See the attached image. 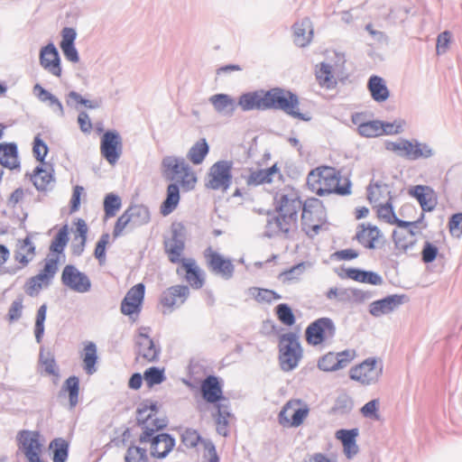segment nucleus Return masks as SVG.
<instances>
[{"label": "nucleus", "mask_w": 462, "mask_h": 462, "mask_svg": "<svg viewBox=\"0 0 462 462\" xmlns=\"http://www.w3.org/2000/svg\"><path fill=\"white\" fill-rule=\"evenodd\" d=\"M162 176L171 181L166 189V198L160 206V213L166 217L172 213L180 200V189L193 190L198 183L196 171L182 157L176 155L164 156L161 162Z\"/></svg>", "instance_id": "f257e3e1"}, {"label": "nucleus", "mask_w": 462, "mask_h": 462, "mask_svg": "<svg viewBox=\"0 0 462 462\" xmlns=\"http://www.w3.org/2000/svg\"><path fill=\"white\" fill-rule=\"evenodd\" d=\"M239 106L243 110L281 109L293 117L305 119L300 110L298 97L281 88L245 94L239 99Z\"/></svg>", "instance_id": "f03ea898"}, {"label": "nucleus", "mask_w": 462, "mask_h": 462, "mask_svg": "<svg viewBox=\"0 0 462 462\" xmlns=\"http://www.w3.org/2000/svg\"><path fill=\"white\" fill-rule=\"evenodd\" d=\"M309 189L319 197L351 193V182L347 177L333 167L319 166L311 170L307 178Z\"/></svg>", "instance_id": "7ed1b4c3"}, {"label": "nucleus", "mask_w": 462, "mask_h": 462, "mask_svg": "<svg viewBox=\"0 0 462 462\" xmlns=\"http://www.w3.org/2000/svg\"><path fill=\"white\" fill-rule=\"evenodd\" d=\"M327 223V210L317 198H308L301 208V229L310 237H314Z\"/></svg>", "instance_id": "20e7f679"}, {"label": "nucleus", "mask_w": 462, "mask_h": 462, "mask_svg": "<svg viewBox=\"0 0 462 462\" xmlns=\"http://www.w3.org/2000/svg\"><path fill=\"white\" fill-rule=\"evenodd\" d=\"M279 364L282 371L295 369L303 357V348L299 336L293 332L282 334L279 338Z\"/></svg>", "instance_id": "39448f33"}, {"label": "nucleus", "mask_w": 462, "mask_h": 462, "mask_svg": "<svg viewBox=\"0 0 462 462\" xmlns=\"http://www.w3.org/2000/svg\"><path fill=\"white\" fill-rule=\"evenodd\" d=\"M136 419L143 430L140 436V441L142 442L149 441L155 431L165 426L164 420L158 416L156 402L152 401H145L140 404L137 409Z\"/></svg>", "instance_id": "423d86ee"}, {"label": "nucleus", "mask_w": 462, "mask_h": 462, "mask_svg": "<svg viewBox=\"0 0 462 462\" xmlns=\"http://www.w3.org/2000/svg\"><path fill=\"white\" fill-rule=\"evenodd\" d=\"M337 328L329 318H319L311 322L305 330V340L311 346H324L332 342Z\"/></svg>", "instance_id": "0eeeda50"}, {"label": "nucleus", "mask_w": 462, "mask_h": 462, "mask_svg": "<svg viewBox=\"0 0 462 462\" xmlns=\"http://www.w3.org/2000/svg\"><path fill=\"white\" fill-rule=\"evenodd\" d=\"M59 269L56 263L47 261L41 262L38 273L29 277L23 284V291L30 297H37L52 283Z\"/></svg>", "instance_id": "6e6552de"}, {"label": "nucleus", "mask_w": 462, "mask_h": 462, "mask_svg": "<svg viewBox=\"0 0 462 462\" xmlns=\"http://www.w3.org/2000/svg\"><path fill=\"white\" fill-rule=\"evenodd\" d=\"M310 413L307 403L300 399L288 401L278 414V421L284 428L300 426Z\"/></svg>", "instance_id": "1a4fd4ad"}, {"label": "nucleus", "mask_w": 462, "mask_h": 462, "mask_svg": "<svg viewBox=\"0 0 462 462\" xmlns=\"http://www.w3.org/2000/svg\"><path fill=\"white\" fill-rule=\"evenodd\" d=\"M383 374V365L375 357H369L349 370V377L363 385L377 383Z\"/></svg>", "instance_id": "9d476101"}, {"label": "nucleus", "mask_w": 462, "mask_h": 462, "mask_svg": "<svg viewBox=\"0 0 462 462\" xmlns=\"http://www.w3.org/2000/svg\"><path fill=\"white\" fill-rule=\"evenodd\" d=\"M17 445L28 462L40 459L42 452V439L39 431L23 430L17 433Z\"/></svg>", "instance_id": "9b49d317"}, {"label": "nucleus", "mask_w": 462, "mask_h": 462, "mask_svg": "<svg viewBox=\"0 0 462 462\" xmlns=\"http://www.w3.org/2000/svg\"><path fill=\"white\" fill-rule=\"evenodd\" d=\"M144 294L143 283H137L130 288L120 305L122 314L135 321L142 311Z\"/></svg>", "instance_id": "f8f14e48"}, {"label": "nucleus", "mask_w": 462, "mask_h": 462, "mask_svg": "<svg viewBox=\"0 0 462 462\" xmlns=\"http://www.w3.org/2000/svg\"><path fill=\"white\" fill-rule=\"evenodd\" d=\"M60 281L63 286L78 293L88 292L91 289V280L85 273L73 264L64 266Z\"/></svg>", "instance_id": "ddd939ff"}, {"label": "nucleus", "mask_w": 462, "mask_h": 462, "mask_svg": "<svg viewBox=\"0 0 462 462\" xmlns=\"http://www.w3.org/2000/svg\"><path fill=\"white\" fill-rule=\"evenodd\" d=\"M100 153L110 164L115 165L123 153V139L116 131H106L100 139Z\"/></svg>", "instance_id": "4468645a"}, {"label": "nucleus", "mask_w": 462, "mask_h": 462, "mask_svg": "<svg viewBox=\"0 0 462 462\" xmlns=\"http://www.w3.org/2000/svg\"><path fill=\"white\" fill-rule=\"evenodd\" d=\"M274 205L276 212L298 216L303 202L295 189L287 187L277 192Z\"/></svg>", "instance_id": "2eb2a0df"}, {"label": "nucleus", "mask_w": 462, "mask_h": 462, "mask_svg": "<svg viewBox=\"0 0 462 462\" xmlns=\"http://www.w3.org/2000/svg\"><path fill=\"white\" fill-rule=\"evenodd\" d=\"M150 328L143 327L139 329L136 337V360L154 362L158 359L160 349L150 337Z\"/></svg>", "instance_id": "dca6fc26"}, {"label": "nucleus", "mask_w": 462, "mask_h": 462, "mask_svg": "<svg viewBox=\"0 0 462 462\" xmlns=\"http://www.w3.org/2000/svg\"><path fill=\"white\" fill-rule=\"evenodd\" d=\"M231 178V165L228 162H215L208 174L207 187L212 189H227Z\"/></svg>", "instance_id": "f3484780"}, {"label": "nucleus", "mask_w": 462, "mask_h": 462, "mask_svg": "<svg viewBox=\"0 0 462 462\" xmlns=\"http://www.w3.org/2000/svg\"><path fill=\"white\" fill-rule=\"evenodd\" d=\"M68 235V226H62L52 239L49 254L42 260V262L56 263V268H60V265L65 261L64 249L69 240Z\"/></svg>", "instance_id": "a211bd4d"}, {"label": "nucleus", "mask_w": 462, "mask_h": 462, "mask_svg": "<svg viewBox=\"0 0 462 462\" xmlns=\"http://www.w3.org/2000/svg\"><path fill=\"white\" fill-rule=\"evenodd\" d=\"M373 207L379 220L389 225H396L397 226H417L424 217L423 213H421L420 217L418 220H402L398 218L393 210L392 200L383 202Z\"/></svg>", "instance_id": "6ab92c4d"}, {"label": "nucleus", "mask_w": 462, "mask_h": 462, "mask_svg": "<svg viewBox=\"0 0 462 462\" xmlns=\"http://www.w3.org/2000/svg\"><path fill=\"white\" fill-rule=\"evenodd\" d=\"M188 294L189 289L184 285H174L165 290L160 300L163 313L171 312L174 307L182 304Z\"/></svg>", "instance_id": "aec40b11"}, {"label": "nucleus", "mask_w": 462, "mask_h": 462, "mask_svg": "<svg viewBox=\"0 0 462 462\" xmlns=\"http://www.w3.org/2000/svg\"><path fill=\"white\" fill-rule=\"evenodd\" d=\"M177 273H183L185 281L193 289H200L205 283V273L192 258L185 260L177 268Z\"/></svg>", "instance_id": "412c9836"}, {"label": "nucleus", "mask_w": 462, "mask_h": 462, "mask_svg": "<svg viewBox=\"0 0 462 462\" xmlns=\"http://www.w3.org/2000/svg\"><path fill=\"white\" fill-rule=\"evenodd\" d=\"M355 239L368 249H374L381 243L383 233L375 225L361 224L357 226Z\"/></svg>", "instance_id": "4be33fe9"}, {"label": "nucleus", "mask_w": 462, "mask_h": 462, "mask_svg": "<svg viewBox=\"0 0 462 462\" xmlns=\"http://www.w3.org/2000/svg\"><path fill=\"white\" fill-rule=\"evenodd\" d=\"M182 442L188 448H194L199 445L203 446L204 448V461L203 462H218L214 446L203 440L197 430L188 429L182 434Z\"/></svg>", "instance_id": "5701e85b"}, {"label": "nucleus", "mask_w": 462, "mask_h": 462, "mask_svg": "<svg viewBox=\"0 0 462 462\" xmlns=\"http://www.w3.org/2000/svg\"><path fill=\"white\" fill-rule=\"evenodd\" d=\"M367 199L373 206L392 200L390 185L382 179L374 178L367 187Z\"/></svg>", "instance_id": "b1692460"}, {"label": "nucleus", "mask_w": 462, "mask_h": 462, "mask_svg": "<svg viewBox=\"0 0 462 462\" xmlns=\"http://www.w3.org/2000/svg\"><path fill=\"white\" fill-rule=\"evenodd\" d=\"M408 193L418 200L423 211H431L437 206V194L429 186L417 185L411 187Z\"/></svg>", "instance_id": "393cba45"}, {"label": "nucleus", "mask_w": 462, "mask_h": 462, "mask_svg": "<svg viewBox=\"0 0 462 462\" xmlns=\"http://www.w3.org/2000/svg\"><path fill=\"white\" fill-rule=\"evenodd\" d=\"M411 226H398L393 230V241L397 250L407 253L415 246L418 239L415 232L411 228Z\"/></svg>", "instance_id": "a878e982"}, {"label": "nucleus", "mask_w": 462, "mask_h": 462, "mask_svg": "<svg viewBox=\"0 0 462 462\" xmlns=\"http://www.w3.org/2000/svg\"><path fill=\"white\" fill-rule=\"evenodd\" d=\"M36 247L29 236L18 240L14 250V260L20 268L26 267L35 257Z\"/></svg>", "instance_id": "bb28decb"}, {"label": "nucleus", "mask_w": 462, "mask_h": 462, "mask_svg": "<svg viewBox=\"0 0 462 462\" xmlns=\"http://www.w3.org/2000/svg\"><path fill=\"white\" fill-rule=\"evenodd\" d=\"M404 295H390L370 304L369 311L374 317L388 314L403 303Z\"/></svg>", "instance_id": "cd10ccee"}, {"label": "nucleus", "mask_w": 462, "mask_h": 462, "mask_svg": "<svg viewBox=\"0 0 462 462\" xmlns=\"http://www.w3.org/2000/svg\"><path fill=\"white\" fill-rule=\"evenodd\" d=\"M41 65L56 77H60V60L57 49L53 44H49L42 49L40 53Z\"/></svg>", "instance_id": "c85d7f7f"}, {"label": "nucleus", "mask_w": 462, "mask_h": 462, "mask_svg": "<svg viewBox=\"0 0 462 462\" xmlns=\"http://www.w3.org/2000/svg\"><path fill=\"white\" fill-rule=\"evenodd\" d=\"M164 252L171 263L183 264L188 258L184 257L185 243L177 235L165 239Z\"/></svg>", "instance_id": "c756f323"}, {"label": "nucleus", "mask_w": 462, "mask_h": 462, "mask_svg": "<svg viewBox=\"0 0 462 462\" xmlns=\"http://www.w3.org/2000/svg\"><path fill=\"white\" fill-rule=\"evenodd\" d=\"M326 296L328 300H337L338 301H364L371 297L368 291H365L363 290L339 288L329 289L327 291Z\"/></svg>", "instance_id": "7c9ffc66"}, {"label": "nucleus", "mask_w": 462, "mask_h": 462, "mask_svg": "<svg viewBox=\"0 0 462 462\" xmlns=\"http://www.w3.org/2000/svg\"><path fill=\"white\" fill-rule=\"evenodd\" d=\"M88 232V226L83 218L79 217L73 221L72 250L74 254H80L83 252L87 242Z\"/></svg>", "instance_id": "2f4dec72"}, {"label": "nucleus", "mask_w": 462, "mask_h": 462, "mask_svg": "<svg viewBox=\"0 0 462 462\" xmlns=\"http://www.w3.org/2000/svg\"><path fill=\"white\" fill-rule=\"evenodd\" d=\"M201 393L203 398L210 403H215L222 399L221 385L215 376H208L201 383Z\"/></svg>", "instance_id": "473e14b6"}, {"label": "nucleus", "mask_w": 462, "mask_h": 462, "mask_svg": "<svg viewBox=\"0 0 462 462\" xmlns=\"http://www.w3.org/2000/svg\"><path fill=\"white\" fill-rule=\"evenodd\" d=\"M5 126L0 124V138L3 136ZM0 165L6 168H15L18 165L17 149L14 143H0Z\"/></svg>", "instance_id": "72a5a7b5"}, {"label": "nucleus", "mask_w": 462, "mask_h": 462, "mask_svg": "<svg viewBox=\"0 0 462 462\" xmlns=\"http://www.w3.org/2000/svg\"><path fill=\"white\" fill-rule=\"evenodd\" d=\"M345 277L361 283L372 285H381L383 278L372 271H363L356 268H347L344 270Z\"/></svg>", "instance_id": "f704fd0d"}, {"label": "nucleus", "mask_w": 462, "mask_h": 462, "mask_svg": "<svg viewBox=\"0 0 462 462\" xmlns=\"http://www.w3.org/2000/svg\"><path fill=\"white\" fill-rule=\"evenodd\" d=\"M402 156L409 160H418L420 158H429L433 152L431 148L426 143L411 142L404 140Z\"/></svg>", "instance_id": "c9c22d12"}, {"label": "nucleus", "mask_w": 462, "mask_h": 462, "mask_svg": "<svg viewBox=\"0 0 462 462\" xmlns=\"http://www.w3.org/2000/svg\"><path fill=\"white\" fill-rule=\"evenodd\" d=\"M273 224L278 232L288 236L298 228V216L276 212Z\"/></svg>", "instance_id": "e433bc0d"}, {"label": "nucleus", "mask_w": 462, "mask_h": 462, "mask_svg": "<svg viewBox=\"0 0 462 462\" xmlns=\"http://www.w3.org/2000/svg\"><path fill=\"white\" fill-rule=\"evenodd\" d=\"M174 447V439L170 435L159 434L152 439L151 453L156 457H164Z\"/></svg>", "instance_id": "4c0bfd02"}, {"label": "nucleus", "mask_w": 462, "mask_h": 462, "mask_svg": "<svg viewBox=\"0 0 462 462\" xmlns=\"http://www.w3.org/2000/svg\"><path fill=\"white\" fill-rule=\"evenodd\" d=\"M294 42L300 47L308 45L313 35V30L310 20L306 19L296 23L293 26Z\"/></svg>", "instance_id": "58836bf2"}, {"label": "nucleus", "mask_w": 462, "mask_h": 462, "mask_svg": "<svg viewBox=\"0 0 462 462\" xmlns=\"http://www.w3.org/2000/svg\"><path fill=\"white\" fill-rule=\"evenodd\" d=\"M315 76L320 87L327 89L334 88L337 84V79L332 72V67L329 64L321 62L316 66Z\"/></svg>", "instance_id": "ea45409f"}, {"label": "nucleus", "mask_w": 462, "mask_h": 462, "mask_svg": "<svg viewBox=\"0 0 462 462\" xmlns=\"http://www.w3.org/2000/svg\"><path fill=\"white\" fill-rule=\"evenodd\" d=\"M367 88L373 99L377 102H383L390 96L385 81L379 76H372L368 80Z\"/></svg>", "instance_id": "a19ab883"}, {"label": "nucleus", "mask_w": 462, "mask_h": 462, "mask_svg": "<svg viewBox=\"0 0 462 462\" xmlns=\"http://www.w3.org/2000/svg\"><path fill=\"white\" fill-rule=\"evenodd\" d=\"M209 152V145L205 138L198 140L187 153L188 160L194 165L201 164Z\"/></svg>", "instance_id": "79ce46f5"}, {"label": "nucleus", "mask_w": 462, "mask_h": 462, "mask_svg": "<svg viewBox=\"0 0 462 462\" xmlns=\"http://www.w3.org/2000/svg\"><path fill=\"white\" fill-rule=\"evenodd\" d=\"M205 257L209 267L217 273H226L229 270L230 262L229 260L224 259L218 253L215 252L211 248H208L205 252Z\"/></svg>", "instance_id": "37998d69"}, {"label": "nucleus", "mask_w": 462, "mask_h": 462, "mask_svg": "<svg viewBox=\"0 0 462 462\" xmlns=\"http://www.w3.org/2000/svg\"><path fill=\"white\" fill-rule=\"evenodd\" d=\"M279 172V169L276 164L270 168L258 170L253 171L248 178L247 182L253 185H261L264 183H270L273 180V175Z\"/></svg>", "instance_id": "c03bdc74"}, {"label": "nucleus", "mask_w": 462, "mask_h": 462, "mask_svg": "<svg viewBox=\"0 0 462 462\" xmlns=\"http://www.w3.org/2000/svg\"><path fill=\"white\" fill-rule=\"evenodd\" d=\"M230 412L229 408L222 403L217 404L216 414V427L219 434L227 436L229 433Z\"/></svg>", "instance_id": "a18cd8bd"}, {"label": "nucleus", "mask_w": 462, "mask_h": 462, "mask_svg": "<svg viewBox=\"0 0 462 462\" xmlns=\"http://www.w3.org/2000/svg\"><path fill=\"white\" fill-rule=\"evenodd\" d=\"M84 369L88 374H92L96 372L95 365L97 363V346L94 343L88 342L84 346L82 354Z\"/></svg>", "instance_id": "49530a36"}, {"label": "nucleus", "mask_w": 462, "mask_h": 462, "mask_svg": "<svg viewBox=\"0 0 462 462\" xmlns=\"http://www.w3.org/2000/svg\"><path fill=\"white\" fill-rule=\"evenodd\" d=\"M32 180L37 189L45 190L53 180V176L48 168L37 167L33 171Z\"/></svg>", "instance_id": "de8ad7c7"}, {"label": "nucleus", "mask_w": 462, "mask_h": 462, "mask_svg": "<svg viewBox=\"0 0 462 462\" xmlns=\"http://www.w3.org/2000/svg\"><path fill=\"white\" fill-rule=\"evenodd\" d=\"M62 390L69 394L70 407H75L79 402V380L77 376H69L64 383Z\"/></svg>", "instance_id": "09e8293b"}, {"label": "nucleus", "mask_w": 462, "mask_h": 462, "mask_svg": "<svg viewBox=\"0 0 462 462\" xmlns=\"http://www.w3.org/2000/svg\"><path fill=\"white\" fill-rule=\"evenodd\" d=\"M53 449V462H65L69 455V443L67 440L59 438L53 439L50 444Z\"/></svg>", "instance_id": "8fccbe9b"}, {"label": "nucleus", "mask_w": 462, "mask_h": 462, "mask_svg": "<svg viewBox=\"0 0 462 462\" xmlns=\"http://www.w3.org/2000/svg\"><path fill=\"white\" fill-rule=\"evenodd\" d=\"M131 215L133 224L142 226L147 224L151 219L149 209L144 206H134L127 209Z\"/></svg>", "instance_id": "3c124183"}, {"label": "nucleus", "mask_w": 462, "mask_h": 462, "mask_svg": "<svg viewBox=\"0 0 462 462\" xmlns=\"http://www.w3.org/2000/svg\"><path fill=\"white\" fill-rule=\"evenodd\" d=\"M143 380L148 387L162 383L165 380L164 368L150 367L143 373Z\"/></svg>", "instance_id": "603ef678"}, {"label": "nucleus", "mask_w": 462, "mask_h": 462, "mask_svg": "<svg viewBox=\"0 0 462 462\" xmlns=\"http://www.w3.org/2000/svg\"><path fill=\"white\" fill-rule=\"evenodd\" d=\"M421 261L424 263L434 262L439 254V246L437 242L425 241L420 252Z\"/></svg>", "instance_id": "864d4df0"}, {"label": "nucleus", "mask_w": 462, "mask_h": 462, "mask_svg": "<svg viewBox=\"0 0 462 462\" xmlns=\"http://www.w3.org/2000/svg\"><path fill=\"white\" fill-rule=\"evenodd\" d=\"M251 294L259 303H271L281 299V296L278 293L268 289L253 288L251 290Z\"/></svg>", "instance_id": "5fc2aeb1"}, {"label": "nucleus", "mask_w": 462, "mask_h": 462, "mask_svg": "<svg viewBox=\"0 0 462 462\" xmlns=\"http://www.w3.org/2000/svg\"><path fill=\"white\" fill-rule=\"evenodd\" d=\"M275 314L280 322L287 327H291L295 323V316L291 309L285 303L279 304L275 308Z\"/></svg>", "instance_id": "6e6d98bb"}, {"label": "nucleus", "mask_w": 462, "mask_h": 462, "mask_svg": "<svg viewBox=\"0 0 462 462\" xmlns=\"http://www.w3.org/2000/svg\"><path fill=\"white\" fill-rule=\"evenodd\" d=\"M121 208V199L115 194H108L104 200L105 217L111 218Z\"/></svg>", "instance_id": "4d7b16f0"}, {"label": "nucleus", "mask_w": 462, "mask_h": 462, "mask_svg": "<svg viewBox=\"0 0 462 462\" xmlns=\"http://www.w3.org/2000/svg\"><path fill=\"white\" fill-rule=\"evenodd\" d=\"M382 121L379 120H368L365 125L361 126L359 134L365 137H377L382 135L383 132Z\"/></svg>", "instance_id": "13d9d810"}, {"label": "nucleus", "mask_w": 462, "mask_h": 462, "mask_svg": "<svg viewBox=\"0 0 462 462\" xmlns=\"http://www.w3.org/2000/svg\"><path fill=\"white\" fill-rule=\"evenodd\" d=\"M339 362L336 353L329 352L319 360L318 366L326 372L336 371L340 369Z\"/></svg>", "instance_id": "bf43d9fd"}, {"label": "nucleus", "mask_w": 462, "mask_h": 462, "mask_svg": "<svg viewBox=\"0 0 462 462\" xmlns=\"http://www.w3.org/2000/svg\"><path fill=\"white\" fill-rule=\"evenodd\" d=\"M86 197L85 189L82 186L76 185L73 187L72 194L69 199V214L78 212L80 208L82 199Z\"/></svg>", "instance_id": "052dcab7"}, {"label": "nucleus", "mask_w": 462, "mask_h": 462, "mask_svg": "<svg viewBox=\"0 0 462 462\" xmlns=\"http://www.w3.org/2000/svg\"><path fill=\"white\" fill-rule=\"evenodd\" d=\"M46 313L47 306L43 304L38 309L35 319L34 334L38 343L41 342L44 333V321L46 319Z\"/></svg>", "instance_id": "680f3d73"}, {"label": "nucleus", "mask_w": 462, "mask_h": 462, "mask_svg": "<svg viewBox=\"0 0 462 462\" xmlns=\"http://www.w3.org/2000/svg\"><path fill=\"white\" fill-rule=\"evenodd\" d=\"M379 408L380 401L378 399H374L365 403L361 408L360 412L365 418L378 420L380 419Z\"/></svg>", "instance_id": "e2e57ef3"}, {"label": "nucleus", "mask_w": 462, "mask_h": 462, "mask_svg": "<svg viewBox=\"0 0 462 462\" xmlns=\"http://www.w3.org/2000/svg\"><path fill=\"white\" fill-rule=\"evenodd\" d=\"M133 223L130 213L125 210L116 220L114 229L113 236L115 238L121 236L125 229Z\"/></svg>", "instance_id": "0e129e2a"}, {"label": "nucleus", "mask_w": 462, "mask_h": 462, "mask_svg": "<svg viewBox=\"0 0 462 462\" xmlns=\"http://www.w3.org/2000/svg\"><path fill=\"white\" fill-rule=\"evenodd\" d=\"M146 450L139 447H130L125 455V462H147Z\"/></svg>", "instance_id": "69168bd1"}, {"label": "nucleus", "mask_w": 462, "mask_h": 462, "mask_svg": "<svg viewBox=\"0 0 462 462\" xmlns=\"http://www.w3.org/2000/svg\"><path fill=\"white\" fill-rule=\"evenodd\" d=\"M28 190L23 188L14 189L7 199V206L10 208H16L22 206L26 201Z\"/></svg>", "instance_id": "338daca9"}, {"label": "nucleus", "mask_w": 462, "mask_h": 462, "mask_svg": "<svg viewBox=\"0 0 462 462\" xmlns=\"http://www.w3.org/2000/svg\"><path fill=\"white\" fill-rule=\"evenodd\" d=\"M448 227L452 236L458 238L462 236V212L451 216Z\"/></svg>", "instance_id": "774afa93"}]
</instances>
